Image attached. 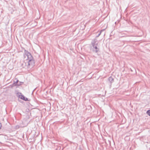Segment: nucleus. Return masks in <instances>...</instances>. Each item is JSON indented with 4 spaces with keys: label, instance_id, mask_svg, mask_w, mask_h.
<instances>
[{
    "label": "nucleus",
    "instance_id": "obj_8",
    "mask_svg": "<svg viewBox=\"0 0 150 150\" xmlns=\"http://www.w3.org/2000/svg\"><path fill=\"white\" fill-rule=\"evenodd\" d=\"M146 113L149 115L150 116V110H148L146 112Z\"/></svg>",
    "mask_w": 150,
    "mask_h": 150
},
{
    "label": "nucleus",
    "instance_id": "obj_7",
    "mask_svg": "<svg viewBox=\"0 0 150 150\" xmlns=\"http://www.w3.org/2000/svg\"><path fill=\"white\" fill-rule=\"evenodd\" d=\"M105 30V29H103V30H101L100 31V33H99V34H98V35L96 36V37H98L100 36V35L101 33L102 32L104 31Z\"/></svg>",
    "mask_w": 150,
    "mask_h": 150
},
{
    "label": "nucleus",
    "instance_id": "obj_1",
    "mask_svg": "<svg viewBox=\"0 0 150 150\" xmlns=\"http://www.w3.org/2000/svg\"><path fill=\"white\" fill-rule=\"evenodd\" d=\"M92 46L91 47L90 50L95 53H97L99 51V48L98 47V43L96 39H94L91 43Z\"/></svg>",
    "mask_w": 150,
    "mask_h": 150
},
{
    "label": "nucleus",
    "instance_id": "obj_3",
    "mask_svg": "<svg viewBox=\"0 0 150 150\" xmlns=\"http://www.w3.org/2000/svg\"><path fill=\"white\" fill-rule=\"evenodd\" d=\"M24 57L25 59L27 60L32 59L33 58L31 54L27 51L25 50L24 53Z\"/></svg>",
    "mask_w": 150,
    "mask_h": 150
},
{
    "label": "nucleus",
    "instance_id": "obj_6",
    "mask_svg": "<svg viewBox=\"0 0 150 150\" xmlns=\"http://www.w3.org/2000/svg\"><path fill=\"white\" fill-rule=\"evenodd\" d=\"M109 80L110 83H112L113 81V79L111 77H110L109 78Z\"/></svg>",
    "mask_w": 150,
    "mask_h": 150
},
{
    "label": "nucleus",
    "instance_id": "obj_2",
    "mask_svg": "<svg viewBox=\"0 0 150 150\" xmlns=\"http://www.w3.org/2000/svg\"><path fill=\"white\" fill-rule=\"evenodd\" d=\"M35 61L33 58L28 60L27 64V68L30 69L33 68L35 66Z\"/></svg>",
    "mask_w": 150,
    "mask_h": 150
},
{
    "label": "nucleus",
    "instance_id": "obj_9",
    "mask_svg": "<svg viewBox=\"0 0 150 150\" xmlns=\"http://www.w3.org/2000/svg\"><path fill=\"white\" fill-rule=\"evenodd\" d=\"M1 126H2L1 124V123H0V129H1Z\"/></svg>",
    "mask_w": 150,
    "mask_h": 150
},
{
    "label": "nucleus",
    "instance_id": "obj_4",
    "mask_svg": "<svg viewBox=\"0 0 150 150\" xmlns=\"http://www.w3.org/2000/svg\"><path fill=\"white\" fill-rule=\"evenodd\" d=\"M20 98L21 99H23V100H25V101L28 100V98H27L25 97L23 95H21V96Z\"/></svg>",
    "mask_w": 150,
    "mask_h": 150
},
{
    "label": "nucleus",
    "instance_id": "obj_5",
    "mask_svg": "<svg viewBox=\"0 0 150 150\" xmlns=\"http://www.w3.org/2000/svg\"><path fill=\"white\" fill-rule=\"evenodd\" d=\"M21 85V83H17V82L16 81L14 82L12 84V86H19Z\"/></svg>",
    "mask_w": 150,
    "mask_h": 150
},
{
    "label": "nucleus",
    "instance_id": "obj_10",
    "mask_svg": "<svg viewBox=\"0 0 150 150\" xmlns=\"http://www.w3.org/2000/svg\"><path fill=\"white\" fill-rule=\"evenodd\" d=\"M19 81L18 80H17L16 82H17V83H18V82Z\"/></svg>",
    "mask_w": 150,
    "mask_h": 150
}]
</instances>
